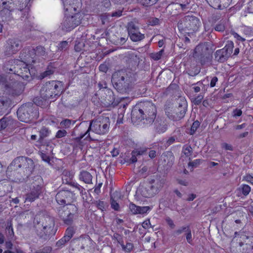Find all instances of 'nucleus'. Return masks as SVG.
I'll return each instance as SVG.
<instances>
[{"mask_svg": "<svg viewBox=\"0 0 253 253\" xmlns=\"http://www.w3.org/2000/svg\"><path fill=\"white\" fill-rule=\"evenodd\" d=\"M54 218L48 215L43 217L40 222L35 225L37 235L42 238L46 239L49 236L54 235L56 232L54 228Z\"/></svg>", "mask_w": 253, "mask_h": 253, "instance_id": "20e7f679", "label": "nucleus"}, {"mask_svg": "<svg viewBox=\"0 0 253 253\" xmlns=\"http://www.w3.org/2000/svg\"><path fill=\"white\" fill-rule=\"evenodd\" d=\"M242 194L245 195H248L251 192V187L248 185L243 184L241 186Z\"/></svg>", "mask_w": 253, "mask_h": 253, "instance_id": "09e8293b", "label": "nucleus"}, {"mask_svg": "<svg viewBox=\"0 0 253 253\" xmlns=\"http://www.w3.org/2000/svg\"><path fill=\"white\" fill-rule=\"evenodd\" d=\"M40 156H41V157L42 159V160L43 161H44V162H47L48 163H49L50 162V158H49V156H48L46 154L42 153L41 154Z\"/></svg>", "mask_w": 253, "mask_h": 253, "instance_id": "338daca9", "label": "nucleus"}, {"mask_svg": "<svg viewBox=\"0 0 253 253\" xmlns=\"http://www.w3.org/2000/svg\"><path fill=\"white\" fill-rule=\"evenodd\" d=\"M96 205L97 208L102 211H104L106 210V207L107 204L103 201H98L96 202Z\"/></svg>", "mask_w": 253, "mask_h": 253, "instance_id": "864d4df0", "label": "nucleus"}, {"mask_svg": "<svg viewBox=\"0 0 253 253\" xmlns=\"http://www.w3.org/2000/svg\"><path fill=\"white\" fill-rule=\"evenodd\" d=\"M133 248V245L131 243H127L126 245L124 246L123 250L124 251L127 252H130Z\"/></svg>", "mask_w": 253, "mask_h": 253, "instance_id": "052dcab7", "label": "nucleus"}, {"mask_svg": "<svg viewBox=\"0 0 253 253\" xmlns=\"http://www.w3.org/2000/svg\"><path fill=\"white\" fill-rule=\"evenodd\" d=\"M166 221L167 224L169 225V226L171 228L173 229L175 228V224L173 221V220L169 217H167L166 218Z\"/></svg>", "mask_w": 253, "mask_h": 253, "instance_id": "0e129e2a", "label": "nucleus"}, {"mask_svg": "<svg viewBox=\"0 0 253 253\" xmlns=\"http://www.w3.org/2000/svg\"><path fill=\"white\" fill-rule=\"evenodd\" d=\"M67 134V132L65 129L59 130L55 135V137L57 138H61L65 136Z\"/></svg>", "mask_w": 253, "mask_h": 253, "instance_id": "13d9d810", "label": "nucleus"}, {"mask_svg": "<svg viewBox=\"0 0 253 253\" xmlns=\"http://www.w3.org/2000/svg\"><path fill=\"white\" fill-rule=\"evenodd\" d=\"M128 35L130 40L134 42L141 41L145 38L144 34H141L139 31L129 33Z\"/></svg>", "mask_w": 253, "mask_h": 253, "instance_id": "cd10ccee", "label": "nucleus"}, {"mask_svg": "<svg viewBox=\"0 0 253 253\" xmlns=\"http://www.w3.org/2000/svg\"><path fill=\"white\" fill-rule=\"evenodd\" d=\"M12 170H17L21 169L18 171L20 173V177L17 179L19 180L27 178L31 174L34 169V164L31 159L26 158L24 157H19L15 158L8 168Z\"/></svg>", "mask_w": 253, "mask_h": 253, "instance_id": "7ed1b4c3", "label": "nucleus"}, {"mask_svg": "<svg viewBox=\"0 0 253 253\" xmlns=\"http://www.w3.org/2000/svg\"><path fill=\"white\" fill-rule=\"evenodd\" d=\"M187 108L186 101H181L179 103L178 107L175 109L174 112L171 115L168 114V117L174 121H177L184 117Z\"/></svg>", "mask_w": 253, "mask_h": 253, "instance_id": "4468645a", "label": "nucleus"}, {"mask_svg": "<svg viewBox=\"0 0 253 253\" xmlns=\"http://www.w3.org/2000/svg\"><path fill=\"white\" fill-rule=\"evenodd\" d=\"M50 132V131L48 128L46 127H42L39 132L40 138L39 141L40 142H42L44 139L49 135Z\"/></svg>", "mask_w": 253, "mask_h": 253, "instance_id": "473e14b6", "label": "nucleus"}, {"mask_svg": "<svg viewBox=\"0 0 253 253\" xmlns=\"http://www.w3.org/2000/svg\"><path fill=\"white\" fill-rule=\"evenodd\" d=\"M33 107L31 103L22 105L17 111L18 119L22 122L27 123L32 119Z\"/></svg>", "mask_w": 253, "mask_h": 253, "instance_id": "f8f14e48", "label": "nucleus"}, {"mask_svg": "<svg viewBox=\"0 0 253 253\" xmlns=\"http://www.w3.org/2000/svg\"><path fill=\"white\" fill-rule=\"evenodd\" d=\"M159 19L157 18H153L149 20V23L150 25L155 26L159 24Z\"/></svg>", "mask_w": 253, "mask_h": 253, "instance_id": "69168bd1", "label": "nucleus"}, {"mask_svg": "<svg viewBox=\"0 0 253 253\" xmlns=\"http://www.w3.org/2000/svg\"><path fill=\"white\" fill-rule=\"evenodd\" d=\"M141 195L145 198H150L156 194L148 183L145 186H142L139 189Z\"/></svg>", "mask_w": 253, "mask_h": 253, "instance_id": "4be33fe9", "label": "nucleus"}, {"mask_svg": "<svg viewBox=\"0 0 253 253\" xmlns=\"http://www.w3.org/2000/svg\"><path fill=\"white\" fill-rule=\"evenodd\" d=\"M157 114L155 105L150 101L141 102L132 110L131 119L132 122L142 121L143 124H151L154 122Z\"/></svg>", "mask_w": 253, "mask_h": 253, "instance_id": "f257e3e1", "label": "nucleus"}, {"mask_svg": "<svg viewBox=\"0 0 253 253\" xmlns=\"http://www.w3.org/2000/svg\"><path fill=\"white\" fill-rule=\"evenodd\" d=\"M99 69L102 72L106 73L108 70V67L106 64H101L99 67Z\"/></svg>", "mask_w": 253, "mask_h": 253, "instance_id": "774afa93", "label": "nucleus"}, {"mask_svg": "<svg viewBox=\"0 0 253 253\" xmlns=\"http://www.w3.org/2000/svg\"><path fill=\"white\" fill-rule=\"evenodd\" d=\"M11 85L8 88L6 91L13 95H18L21 94L23 90V86L19 82L13 81L11 83Z\"/></svg>", "mask_w": 253, "mask_h": 253, "instance_id": "f3484780", "label": "nucleus"}, {"mask_svg": "<svg viewBox=\"0 0 253 253\" xmlns=\"http://www.w3.org/2000/svg\"><path fill=\"white\" fill-rule=\"evenodd\" d=\"M110 120L108 117H99L96 120H92L87 131L84 134H81L77 138L79 140L85 136V139L90 137L89 131L98 134H104L107 133L109 128Z\"/></svg>", "mask_w": 253, "mask_h": 253, "instance_id": "39448f33", "label": "nucleus"}, {"mask_svg": "<svg viewBox=\"0 0 253 253\" xmlns=\"http://www.w3.org/2000/svg\"><path fill=\"white\" fill-rule=\"evenodd\" d=\"M64 177H65V179L67 182L69 180H71L73 177V175L71 174L70 171L68 170H64L62 173V179L64 180Z\"/></svg>", "mask_w": 253, "mask_h": 253, "instance_id": "8fccbe9b", "label": "nucleus"}, {"mask_svg": "<svg viewBox=\"0 0 253 253\" xmlns=\"http://www.w3.org/2000/svg\"><path fill=\"white\" fill-rule=\"evenodd\" d=\"M74 234V230L73 227H69L66 229L64 237L70 241Z\"/></svg>", "mask_w": 253, "mask_h": 253, "instance_id": "ea45409f", "label": "nucleus"}, {"mask_svg": "<svg viewBox=\"0 0 253 253\" xmlns=\"http://www.w3.org/2000/svg\"><path fill=\"white\" fill-rule=\"evenodd\" d=\"M225 25L223 22L220 21L214 27V29L216 31L223 32L225 30Z\"/></svg>", "mask_w": 253, "mask_h": 253, "instance_id": "3c124183", "label": "nucleus"}, {"mask_svg": "<svg viewBox=\"0 0 253 253\" xmlns=\"http://www.w3.org/2000/svg\"><path fill=\"white\" fill-rule=\"evenodd\" d=\"M19 57L22 61L26 64L34 62L35 57L34 55H32L31 49L30 48L24 49L20 52Z\"/></svg>", "mask_w": 253, "mask_h": 253, "instance_id": "a211bd4d", "label": "nucleus"}, {"mask_svg": "<svg viewBox=\"0 0 253 253\" xmlns=\"http://www.w3.org/2000/svg\"><path fill=\"white\" fill-rule=\"evenodd\" d=\"M69 241L63 237L61 239L58 241L56 243V246L58 248L60 249L63 248L66 244Z\"/></svg>", "mask_w": 253, "mask_h": 253, "instance_id": "49530a36", "label": "nucleus"}, {"mask_svg": "<svg viewBox=\"0 0 253 253\" xmlns=\"http://www.w3.org/2000/svg\"><path fill=\"white\" fill-rule=\"evenodd\" d=\"M233 48V42L232 41H228L223 48L215 51L214 54V60L219 63L225 62L231 56Z\"/></svg>", "mask_w": 253, "mask_h": 253, "instance_id": "9b49d317", "label": "nucleus"}, {"mask_svg": "<svg viewBox=\"0 0 253 253\" xmlns=\"http://www.w3.org/2000/svg\"><path fill=\"white\" fill-rule=\"evenodd\" d=\"M148 183L151 188L153 189L155 193L157 194L163 187L164 181L162 179L156 178L150 180Z\"/></svg>", "mask_w": 253, "mask_h": 253, "instance_id": "aec40b11", "label": "nucleus"}, {"mask_svg": "<svg viewBox=\"0 0 253 253\" xmlns=\"http://www.w3.org/2000/svg\"><path fill=\"white\" fill-rule=\"evenodd\" d=\"M200 20L196 16L187 15L181 19L177 23L179 31L187 33L197 31L200 26Z\"/></svg>", "mask_w": 253, "mask_h": 253, "instance_id": "0eeeda50", "label": "nucleus"}, {"mask_svg": "<svg viewBox=\"0 0 253 253\" xmlns=\"http://www.w3.org/2000/svg\"><path fill=\"white\" fill-rule=\"evenodd\" d=\"M193 57L198 59L202 65L210 62L211 56L209 47L204 44L198 45L194 49Z\"/></svg>", "mask_w": 253, "mask_h": 253, "instance_id": "9d476101", "label": "nucleus"}, {"mask_svg": "<svg viewBox=\"0 0 253 253\" xmlns=\"http://www.w3.org/2000/svg\"><path fill=\"white\" fill-rule=\"evenodd\" d=\"M21 42L18 39H10L4 51L5 55H11L16 53L21 48Z\"/></svg>", "mask_w": 253, "mask_h": 253, "instance_id": "2eb2a0df", "label": "nucleus"}, {"mask_svg": "<svg viewBox=\"0 0 253 253\" xmlns=\"http://www.w3.org/2000/svg\"><path fill=\"white\" fill-rule=\"evenodd\" d=\"M57 214L65 224L71 225L78 216V208L74 205H70L69 208L60 207L57 209Z\"/></svg>", "mask_w": 253, "mask_h": 253, "instance_id": "6e6552de", "label": "nucleus"}, {"mask_svg": "<svg viewBox=\"0 0 253 253\" xmlns=\"http://www.w3.org/2000/svg\"><path fill=\"white\" fill-rule=\"evenodd\" d=\"M123 9H118L115 12L112 13L111 15V17H119L122 15Z\"/></svg>", "mask_w": 253, "mask_h": 253, "instance_id": "680f3d73", "label": "nucleus"}, {"mask_svg": "<svg viewBox=\"0 0 253 253\" xmlns=\"http://www.w3.org/2000/svg\"><path fill=\"white\" fill-rule=\"evenodd\" d=\"M138 1L143 6H151L155 3H157V2L159 0H138Z\"/></svg>", "mask_w": 253, "mask_h": 253, "instance_id": "79ce46f5", "label": "nucleus"}, {"mask_svg": "<svg viewBox=\"0 0 253 253\" xmlns=\"http://www.w3.org/2000/svg\"><path fill=\"white\" fill-rule=\"evenodd\" d=\"M74 194L68 190H62L58 192L55 196L57 203L61 205H71L73 201Z\"/></svg>", "mask_w": 253, "mask_h": 253, "instance_id": "ddd939ff", "label": "nucleus"}, {"mask_svg": "<svg viewBox=\"0 0 253 253\" xmlns=\"http://www.w3.org/2000/svg\"><path fill=\"white\" fill-rule=\"evenodd\" d=\"M79 245L81 246V249L84 250L88 249L93 246V241L90 237L87 235H84L80 236L78 239Z\"/></svg>", "mask_w": 253, "mask_h": 253, "instance_id": "6ab92c4d", "label": "nucleus"}, {"mask_svg": "<svg viewBox=\"0 0 253 253\" xmlns=\"http://www.w3.org/2000/svg\"><path fill=\"white\" fill-rule=\"evenodd\" d=\"M128 33H131L134 32L139 31V28L133 22L129 23L127 26Z\"/></svg>", "mask_w": 253, "mask_h": 253, "instance_id": "c03bdc74", "label": "nucleus"}, {"mask_svg": "<svg viewBox=\"0 0 253 253\" xmlns=\"http://www.w3.org/2000/svg\"><path fill=\"white\" fill-rule=\"evenodd\" d=\"M147 150V148H140L134 150L131 153V157L130 159V161L131 163H134L137 162V159L136 157L143 155Z\"/></svg>", "mask_w": 253, "mask_h": 253, "instance_id": "bb28decb", "label": "nucleus"}, {"mask_svg": "<svg viewBox=\"0 0 253 253\" xmlns=\"http://www.w3.org/2000/svg\"><path fill=\"white\" fill-rule=\"evenodd\" d=\"M155 129L159 133L165 132L167 129V125L165 121L157 119L155 123Z\"/></svg>", "mask_w": 253, "mask_h": 253, "instance_id": "5701e85b", "label": "nucleus"}, {"mask_svg": "<svg viewBox=\"0 0 253 253\" xmlns=\"http://www.w3.org/2000/svg\"><path fill=\"white\" fill-rule=\"evenodd\" d=\"M63 84L57 81H51L44 84L40 90L41 97L44 99L53 98L62 92Z\"/></svg>", "mask_w": 253, "mask_h": 253, "instance_id": "423d86ee", "label": "nucleus"}, {"mask_svg": "<svg viewBox=\"0 0 253 253\" xmlns=\"http://www.w3.org/2000/svg\"><path fill=\"white\" fill-rule=\"evenodd\" d=\"M6 234L8 239H11L14 236L13 229L11 222H8L6 226Z\"/></svg>", "mask_w": 253, "mask_h": 253, "instance_id": "f704fd0d", "label": "nucleus"}, {"mask_svg": "<svg viewBox=\"0 0 253 253\" xmlns=\"http://www.w3.org/2000/svg\"><path fill=\"white\" fill-rule=\"evenodd\" d=\"M190 228V226L189 225L187 226H183L179 227L178 229L175 230L173 232V235L175 236H177L181 235L183 232L186 233L187 230Z\"/></svg>", "mask_w": 253, "mask_h": 253, "instance_id": "4c0bfd02", "label": "nucleus"}, {"mask_svg": "<svg viewBox=\"0 0 253 253\" xmlns=\"http://www.w3.org/2000/svg\"><path fill=\"white\" fill-rule=\"evenodd\" d=\"M82 19V15L80 13L66 17L61 24V29L67 32L70 31L81 24Z\"/></svg>", "mask_w": 253, "mask_h": 253, "instance_id": "1a4fd4ad", "label": "nucleus"}, {"mask_svg": "<svg viewBox=\"0 0 253 253\" xmlns=\"http://www.w3.org/2000/svg\"><path fill=\"white\" fill-rule=\"evenodd\" d=\"M111 17L109 13H103L100 15V17L102 23L105 24L107 22H109L110 21V17Z\"/></svg>", "mask_w": 253, "mask_h": 253, "instance_id": "de8ad7c7", "label": "nucleus"}, {"mask_svg": "<svg viewBox=\"0 0 253 253\" xmlns=\"http://www.w3.org/2000/svg\"><path fill=\"white\" fill-rule=\"evenodd\" d=\"M71 185L76 188L78 191H80L81 194H83L84 189L82 186L75 182H71Z\"/></svg>", "mask_w": 253, "mask_h": 253, "instance_id": "bf43d9fd", "label": "nucleus"}, {"mask_svg": "<svg viewBox=\"0 0 253 253\" xmlns=\"http://www.w3.org/2000/svg\"><path fill=\"white\" fill-rule=\"evenodd\" d=\"M42 193V188L41 185H37L32 188L29 192L25 195V202L32 203L39 198L40 196Z\"/></svg>", "mask_w": 253, "mask_h": 253, "instance_id": "dca6fc26", "label": "nucleus"}, {"mask_svg": "<svg viewBox=\"0 0 253 253\" xmlns=\"http://www.w3.org/2000/svg\"><path fill=\"white\" fill-rule=\"evenodd\" d=\"M57 47L58 50L60 51H65L69 48L68 42L66 41H62L58 44Z\"/></svg>", "mask_w": 253, "mask_h": 253, "instance_id": "a19ab883", "label": "nucleus"}, {"mask_svg": "<svg viewBox=\"0 0 253 253\" xmlns=\"http://www.w3.org/2000/svg\"><path fill=\"white\" fill-rule=\"evenodd\" d=\"M185 235L186 240H187V242L189 244L192 245L193 239H192L191 230L190 228L185 233Z\"/></svg>", "mask_w": 253, "mask_h": 253, "instance_id": "5fc2aeb1", "label": "nucleus"}, {"mask_svg": "<svg viewBox=\"0 0 253 253\" xmlns=\"http://www.w3.org/2000/svg\"><path fill=\"white\" fill-rule=\"evenodd\" d=\"M111 205L112 209L115 211H118L120 210V206L118 203L112 197L111 198Z\"/></svg>", "mask_w": 253, "mask_h": 253, "instance_id": "4d7b16f0", "label": "nucleus"}, {"mask_svg": "<svg viewBox=\"0 0 253 253\" xmlns=\"http://www.w3.org/2000/svg\"><path fill=\"white\" fill-rule=\"evenodd\" d=\"M11 82L8 81L7 77L4 75H0V84L3 86L5 91L10 87Z\"/></svg>", "mask_w": 253, "mask_h": 253, "instance_id": "72a5a7b5", "label": "nucleus"}, {"mask_svg": "<svg viewBox=\"0 0 253 253\" xmlns=\"http://www.w3.org/2000/svg\"><path fill=\"white\" fill-rule=\"evenodd\" d=\"M204 95L203 93H200L194 98H193L192 102L196 105H199L202 103L204 99Z\"/></svg>", "mask_w": 253, "mask_h": 253, "instance_id": "37998d69", "label": "nucleus"}, {"mask_svg": "<svg viewBox=\"0 0 253 253\" xmlns=\"http://www.w3.org/2000/svg\"><path fill=\"white\" fill-rule=\"evenodd\" d=\"M129 209L133 214H144L146 213L150 208L149 206L140 207L135 205L132 203L129 204Z\"/></svg>", "mask_w": 253, "mask_h": 253, "instance_id": "412c9836", "label": "nucleus"}, {"mask_svg": "<svg viewBox=\"0 0 253 253\" xmlns=\"http://www.w3.org/2000/svg\"><path fill=\"white\" fill-rule=\"evenodd\" d=\"M12 120L10 117L4 116L0 120V130L5 129L9 125H11Z\"/></svg>", "mask_w": 253, "mask_h": 253, "instance_id": "2f4dec72", "label": "nucleus"}, {"mask_svg": "<svg viewBox=\"0 0 253 253\" xmlns=\"http://www.w3.org/2000/svg\"><path fill=\"white\" fill-rule=\"evenodd\" d=\"M136 81L134 74L126 70L115 72L112 76V83L115 88L121 93L129 91Z\"/></svg>", "mask_w": 253, "mask_h": 253, "instance_id": "f03ea898", "label": "nucleus"}, {"mask_svg": "<svg viewBox=\"0 0 253 253\" xmlns=\"http://www.w3.org/2000/svg\"><path fill=\"white\" fill-rule=\"evenodd\" d=\"M182 152L186 157H189L193 152L191 146L188 144L184 145L182 147Z\"/></svg>", "mask_w": 253, "mask_h": 253, "instance_id": "e433bc0d", "label": "nucleus"}, {"mask_svg": "<svg viewBox=\"0 0 253 253\" xmlns=\"http://www.w3.org/2000/svg\"><path fill=\"white\" fill-rule=\"evenodd\" d=\"M24 72H20L19 74H21L20 76L23 78H28L29 77V69L27 68L26 67H24Z\"/></svg>", "mask_w": 253, "mask_h": 253, "instance_id": "e2e57ef3", "label": "nucleus"}, {"mask_svg": "<svg viewBox=\"0 0 253 253\" xmlns=\"http://www.w3.org/2000/svg\"><path fill=\"white\" fill-rule=\"evenodd\" d=\"M79 179L86 184L92 183V175L90 172L86 170H82L80 172L79 176Z\"/></svg>", "mask_w": 253, "mask_h": 253, "instance_id": "393cba45", "label": "nucleus"}, {"mask_svg": "<svg viewBox=\"0 0 253 253\" xmlns=\"http://www.w3.org/2000/svg\"><path fill=\"white\" fill-rule=\"evenodd\" d=\"M98 86L100 89H103L105 91V92L108 94L107 96L108 97V98H107L108 102L107 103L108 104L113 103L115 100L113 92L111 89L107 88L106 84H101L99 83L98 84Z\"/></svg>", "mask_w": 253, "mask_h": 253, "instance_id": "b1692460", "label": "nucleus"}, {"mask_svg": "<svg viewBox=\"0 0 253 253\" xmlns=\"http://www.w3.org/2000/svg\"><path fill=\"white\" fill-rule=\"evenodd\" d=\"M203 161L204 160L202 159H196L194 160L193 161L190 162L188 163V166H191L192 167H196L200 164H201Z\"/></svg>", "mask_w": 253, "mask_h": 253, "instance_id": "6e6d98bb", "label": "nucleus"}, {"mask_svg": "<svg viewBox=\"0 0 253 253\" xmlns=\"http://www.w3.org/2000/svg\"><path fill=\"white\" fill-rule=\"evenodd\" d=\"M72 122H73V124L75 123V121H72L67 119H64L60 122V126L61 128H68L70 127Z\"/></svg>", "mask_w": 253, "mask_h": 253, "instance_id": "58836bf2", "label": "nucleus"}, {"mask_svg": "<svg viewBox=\"0 0 253 253\" xmlns=\"http://www.w3.org/2000/svg\"><path fill=\"white\" fill-rule=\"evenodd\" d=\"M55 67H54L52 64L50 63L46 68V69L45 71L42 73L40 75V78L43 79L44 78L50 76L52 75L55 72Z\"/></svg>", "mask_w": 253, "mask_h": 253, "instance_id": "7c9ffc66", "label": "nucleus"}, {"mask_svg": "<svg viewBox=\"0 0 253 253\" xmlns=\"http://www.w3.org/2000/svg\"><path fill=\"white\" fill-rule=\"evenodd\" d=\"M31 53L34 57L36 55L38 56H43L45 55L46 52L44 47L42 46H38L36 48H31Z\"/></svg>", "mask_w": 253, "mask_h": 253, "instance_id": "c756f323", "label": "nucleus"}, {"mask_svg": "<svg viewBox=\"0 0 253 253\" xmlns=\"http://www.w3.org/2000/svg\"><path fill=\"white\" fill-rule=\"evenodd\" d=\"M192 85H194L192 89L194 90V92L198 93L201 91V87H203L204 84L202 82H198L196 84H193Z\"/></svg>", "mask_w": 253, "mask_h": 253, "instance_id": "603ef678", "label": "nucleus"}, {"mask_svg": "<svg viewBox=\"0 0 253 253\" xmlns=\"http://www.w3.org/2000/svg\"><path fill=\"white\" fill-rule=\"evenodd\" d=\"M164 160L168 167H170L174 163V156L171 151H168L164 154Z\"/></svg>", "mask_w": 253, "mask_h": 253, "instance_id": "a878e982", "label": "nucleus"}, {"mask_svg": "<svg viewBox=\"0 0 253 253\" xmlns=\"http://www.w3.org/2000/svg\"><path fill=\"white\" fill-rule=\"evenodd\" d=\"M10 1L8 0L7 1H3L1 4L2 8L8 10L10 11L14 10L15 4Z\"/></svg>", "mask_w": 253, "mask_h": 253, "instance_id": "c9c22d12", "label": "nucleus"}, {"mask_svg": "<svg viewBox=\"0 0 253 253\" xmlns=\"http://www.w3.org/2000/svg\"><path fill=\"white\" fill-rule=\"evenodd\" d=\"M10 103V100L7 98H2L0 99V115H3L7 109L8 108Z\"/></svg>", "mask_w": 253, "mask_h": 253, "instance_id": "c85d7f7f", "label": "nucleus"}, {"mask_svg": "<svg viewBox=\"0 0 253 253\" xmlns=\"http://www.w3.org/2000/svg\"><path fill=\"white\" fill-rule=\"evenodd\" d=\"M200 126V123L198 121H196L193 123V124L191 127L190 131L189 133L190 135H193L196 131L197 128Z\"/></svg>", "mask_w": 253, "mask_h": 253, "instance_id": "a18cd8bd", "label": "nucleus"}]
</instances>
